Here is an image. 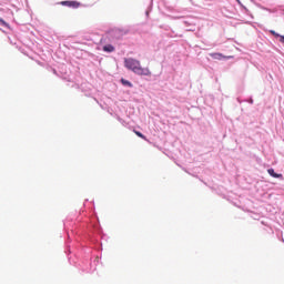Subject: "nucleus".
Here are the masks:
<instances>
[{
  "instance_id": "obj_1",
  "label": "nucleus",
  "mask_w": 284,
  "mask_h": 284,
  "mask_svg": "<svg viewBox=\"0 0 284 284\" xmlns=\"http://www.w3.org/2000/svg\"><path fill=\"white\" fill-rule=\"evenodd\" d=\"M124 68H126V70H131V72L138 74V77H152L150 68H143L141 65V61L134 58L124 59Z\"/></svg>"
},
{
  "instance_id": "obj_2",
  "label": "nucleus",
  "mask_w": 284,
  "mask_h": 284,
  "mask_svg": "<svg viewBox=\"0 0 284 284\" xmlns=\"http://www.w3.org/2000/svg\"><path fill=\"white\" fill-rule=\"evenodd\" d=\"M61 6H67V8H81V2L77 1V0H67V1H62L60 2Z\"/></svg>"
},
{
  "instance_id": "obj_3",
  "label": "nucleus",
  "mask_w": 284,
  "mask_h": 284,
  "mask_svg": "<svg viewBox=\"0 0 284 284\" xmlns=\"http://www.w3.org/2000/svg\"><path fill=\"white\" fill-rule=\"evenodd\" d=\"M210 57L217 61H221V59H234V57H232V55L225 57V55H223V53H210Z\"/></svg>"
},
{
  "instance_id": "obj_4",
  "label": "nucleus",
  "mask_w": 284,
  "mask_h": 284,
  "mask_svg": "<svg viewBox=\"0 0 284 284\" xmlns=\"http://www.w3.org/2000/svg\"><path fill=\"white\" fill-rule=\"evenodd\" d=\"M267 173L270 176H273V179H283V174L274 172V169H268Z\"/></svg>"
},
{
  "instance_id": "obj_5",
  "label": "nucleus",
  "mask_w": 284,
  "mask_h": 284,
  "mask_svg": "<svg viewBox=\"0 0 284 284\" xmlns=\"http://www.w3.org/2000/svg\"><path fill=\"white\" fill-rule=\"evenodd\" d=\"M270 33L275 37V39H280V43H284V36L278 34L276 31L274 30H270Z\"/></svg>"
},
{
  "instance_id": "obj_6",
  "label": "nucleus",
  "mask_w": 284,
  "mask_h": 284,
  "mask_svg": "<svg viewBox=\"0 0 284 284\" xmlns=\"http://www.w3.org/2000/svg\"><path fill=\"white\" fill-rule=\"evenodd\" d=\"M103 51H104V52H114V45H112V44H105V45L103 47Z\"/></svg>"
},
{
  "instance_id": "obj_7",
  "label": "nucleus",
  "mask_w": 284,
  "mask_h": 284,
  "mask_svg": "<svg viewBox=\"0 0 284 284\" xmlns=\"http://www.w3.org/2000/svg\"><path fill=\"white\" fill-rule=\"evenodd\" d=\"M133 132H134V134H136V136H139L140 139H143L144 141H148V138H146L145 135H143V133H141L140 131L134 130Z\"/></svg>"
},
{
  "instance_id": "obj_8",
  "label": "nucleus",
  "mask_w": 284,
  "mask_h": 284,
  "mask_svg": "<svg viewBox=\"0 0 284 284\" xmlns=\"http://www.w3.org/2000/svg\"><path fill=\"white\" fill-rule=\"evenodd\" d=\"M121 83H122V85H126L128 88H132V82H130L125 79H121Z\"/></svg>"
},
{
  "instance_id": "obj_9",
  "label": "nucleus",
  "mask_w": 284,
  "mask_h": 284,
  "mask_svg": "<svg viewBox=\"0 0 284 284\" xmlns=\"http://www.w3.org/2000/svg\"><path fill=\"white\" fill-rule=\"evenodd\" d=\"M0 23L1 26H3L4 28H10V24H8V22H6L3 19L0 18Z\"/></svg>"
}]
</instances>
